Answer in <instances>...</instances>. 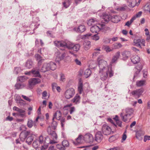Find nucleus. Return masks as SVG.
<instances>
[{
	"label": "nucleus",
	"instance_id": "nucleus-21",
	"mask_svg": "<svg viewBox=\"0 0 150 150\" xmlns=\"http://www.w3.org/2000/svg\"><path fill=\"white\" fill-rule=\"evenodd\" d=\"M53 116L52 120H54L55 118L58 120H60L61 117V113L60 111L59 110L57 111L54 114Z\"/></svg>",
	"mask_w": 150,
	"mask_h": 150
},
{
	"label": "nucleus",
	"instance_id": "nucleus-19",
	"mask_svg": "<svg viewBox=\"0 0 150 150\" xmlns=\"http://www.w3.org/2000/svg\"><path fill=\"white\" fill-rule=\"evenodd\" d=\"M111 16L108 15H104L102 17V21L103 23H108V22L111 20Z\"/></svg>",
	"mask_w": 150,
	"mask_h": 150
},
{
	"label": "nucleus",
	"instance_id": "nucleus-52",
	"mask_svg": "<svg viewBox=\"0 0 150 150\" xmlns=\"http://www.w3.org/2000/svg\"><path fill=\"white\" fill-rule=\"evenodd\" d=\"M110 39L108 38H105L103 40V42L105 43H108L110 42Z\"/></svg>",
	"mask_w": 150,
	"mask_h": 150
},
{
	"label": "nucleus",
	"instance_id": "nucleus-37",
	"mask_svg": "<svg viewBox=\"0 0 150 150\" xmlns=\"http://www.w3.org/2000/svg\"><path fill=\"white\" fill-rule=\"evenodd\" d=\"M128 2L129 3V6L133 7L136 4V0H128Z\"/></svg>",
	"mask_w": 150,
	"mask_h": 150
},
{
	"label": "nucleus",
	"instance_id": "nucleus-24",
	"mask_svg": "<svg viewBox=\"0 0 150 150\" xmlns=\"http://www.w3.org/2000/svg\"><path fill=\"white\" fill-rule=\"evenodd\" d=\"M131 60L134 64H136L139 62L140 58L137 55H135L131 58Z\"/></svg>",
	"mask_w": 150,
	"mask_h": 150
},
{
	"label": "nucleus",
	"instance_id": "nucleus-57",
	"mask_svg": "<svg viewBox=\"0 0 150 150\" xmlns=\"http://www.w3.org/2000/svg\"><path fill=\"white\" fill-rule=\"evenodd\" d=\"M104 48L107 52H110L111 51L109 47L108 46H105Z\"/></svg>",
	"mask_w": 150,
	"mask_h": 150
},
{
	"label": "nucleus",
	"instance_id": "nucleus-59",
	"mask_svg": "<svg viewBox=\"0 0 150 150\" xmlns=\"http://www.w3.org/2000/svg\"><path fill=\"white\" fill-rule=\"evenodd\" d=\"M74 61L77 64L79 65H81V62L77 59H75L74 60Z\"/></svg>",
	"mask_w": 150,
	"mask_h": 150
},
{
	"label": "nucleus",
	"instance_id": "nucleus-46",
	"mask_svg": "<svg viewBox=\"0 0 150 150\" xmlns=\"http://www.w3.org/2000/svg\"><path fill=\"white\" fill-rule=\"evenodd\" d=\"M92 39L95 40H98L99 39V37L98 34H96L93 35L92 37Z\"/></svg>",
	"mask_w": 150,
	"mask_h": 150
},
{
	"label": "nucleus",
	"instance_id": "nucleus-17",
	"mask_svg": "<svg viewBox=\"0 0 150 150\" xmlns=\"http://www.w3.org/2000/svg\"><path fill=\"white\" fill-rule=\"evenodd\" d=\"M27 125L30 128H31L33 126L35 128L37 127L35 121H33L32 120L30 119H28V120Z\"/></svg>",
	"mask_w": 150,
	"mask_h": 150
},
{
	"label": "nucleus",
	"instance_id": "nucleus-32",
	"mask_svg": "<svg viewBox=\"0 0 150 150\" xmlns=\"http://www.w3.org/2000/svg\"><path fill=\"white\" fill-rule=\"evenodd\" d=\"M91 71L89 69H87L85 70L84 72V75L86 78L88 77L91 74Z\"/></svg>",
	"mask_w": 150,
	"mask_h": 150
},
{
	"label": "nucleus",
	"instance_id": "nucleus-30",
	"mask_svg": "<svg viewBox=\"0 0 150 150\" xmlns=\"http://www.w3.org/2000/svg\"><path fill=\"white\" fill-rule=\"evenodd\" d=\"M33 61L31 60H28L26 62L25 66L28 69L31 68L33 65Z\"/></svg>",
	"mask_w": 150,
	"mask_h": 150
},
{
	"label": "nucleus",
	"instance_id": "nucleus-20",
	"mask_svg": "<svg viewBox=\"0 0 150 150\" xmlns=\"http://www.w3.org/2000/svg\"><path fill=\"white\" fill-rule=\"evenodd\" d=\"M83 45L84 49L86 50H88L91 47V42L88 41H86L84 42Z\"/></svg>",
	"mask_w": 150,
	"mask_h": 150
},
{
	"label": "nucleus",
	"instance_id": "nucleus-3",
	"mask_svg": "<svg viewBox=\"0 0 150 150\" xmlns=\"http://www.w3.org/2000/svg\"><path fill=\"white\" fill-rule=\"evenodd\" d=\"M34 135L32 132L27 131L21 133L20 135V138L22 141H24L26 138V142L28 144H30L33 140Z\"/></svg>",
	"mask_w": 150,
	"mask_h": 150
},
{
	"label": "nucleus",
	"instance_id": "nucleus-31",
	"mask_svg": "<svg viewBox=\"0 0 150 150\" xmlns=\"http://www.w3.org/2000/svg\"><path fill=\"white\" fill-rule=\"evenodd\" d=\"M16 96L15 100L17 103H20L21 105L23 104L22 102H24V100L21 98V97L18 95H16Z\"/></svg>",
	"mask_w": 150,
	"mask_h": 150
},
{
	"label": "nucleus",
	"instance_id": "nucleus-48",
	"mask_svg": "<svg viewBox=\"0 0 150 150\" xmlns=\"http://www.w3.org/2000/svg\"><path fill=\"white\" fill-rule=\"evenodd\" d=\"M60 81L63 82L64 81H65V76L63 74H61L60 75Z\"/></svg>",
	"mask_w": 150,
	"mask_h": 150
},
{
	"label": "nucleus",
	"instance_id": "nucleus-36",
	"mask_svg": "<svg viewBox=\"0 0 150 150\" xmlns=\"http://www.w3.org/2000/svg\"><path fill=\"white\" fill-rule=\"evenodd\" d=\"M72 0H66L64 2L63 4L65 8H67L70 5L71 2Z\"/></svg>",
	"mask_w": 150,
	"mask_h": 150
},
{
	"label": "nucleus",
	"instance_id": "nucleus-8",
	"mask_svg": "<svg viewBox=\"0 0 150 150\" xmlns=\"http://www.w3.org/2000/svg\"><path fill=\"white\" fill-rule=\"evenodd\" d=\"M40 80L37 78H33L30 79L28 81L29 87L30 88H32L35 85L40 82Z\"/></svg>",
	"mask_w": 150,
	"mask_h": 150
},
{
	"label": "nucleus",
	"instance_id": "nucleus-27",
	"mask_svg": "<svg viewBox=\"0 0 150 150\" xmlns=\"http://www.w3.org/2000/svg\"><path fill=\"white\" fill-rule=\"evenodd\" d=\"M35 57L36 60L38 61V64L40 65L41 63L44 60V59H42V57L38 54H37L35 55Z\"/></svg>",
	"mask_w": 150,
	"mask_h": 150
},
{
	"label": "nucleus",
	"instance_id": "nucleus-6",
	"mask_svg": "<svg viewBox=\"0 0 150 150\" xmlns=\"http://www.w3.org/2000/svg\"><path fill=\"white\" fill-rule=\"evenodd\" d=\"M98 25H94L91 28L90 30L91 32L93 33H97L100 30L103 29L105 26V25L103 24H99Z\"/></svg>",
	"mask_w": 150,
	"mask_h": 150
},
{
	"label": "nucleus",
	"instance_id": "nucleus-62",
	"mask_svg": "<svg viewBox=\"0 0 150 150\" xmlns=\"http://www.w3.org/2000/svg\"><path fill=\"white\" fill-rule=\"evenodd\" d=\"M147 72L144 70L143 71V75L144 78H146L147 76Z\"/></svg>",
	"mask_w": 150,
	"mask_h": 150
},
{
	"label": "nucleus",
	"instance_id": "nucleus-49",
	"mask_svg": "<svg viewBox=\"0 0 150 150\" xmlns=\"http://www.w3.org/2000/svg\"><path fill=\"white\" fill-rule=\"evenodd\" d=\"M116 139V138L115 136H112L110 137L109 139V141L110 142H112L115 140Z\"/></svg>",
	"mask_w": 150,
	"mask_h": 150
},
{
	"label": "nucleus",
	"instance_id": "nucleus-35",
	"mask_svg": "<svg viewBox=\"0 0 150 150\" xmlns=\"http://www.w3.org/2000/svg\"><path fill=\"white\" fill-rule=\"evenodd\" d=\"M49 63L50 65V69L52 70H55L56 68V64L53 62H51Z\"/></svg>",
	"mask_w": 150,
	"mask_h": 150
},
{
	"label": "nucleus",
	"instance_id": "nucleus-18",
	"mask_svg": "<svg viewBox=\"0 0 150 150\" xmlns=\"http://www.w3.org/2000/svg\"><path fill=\"white\" fill-rule=\"evenodd\" d=\"M99 22V20L96 18H93L90 19L87 22L88 25L91 26L93 24H96Z\"/></svg>",
	"mask_w": 150,
	"mask_h": 150
},
{
	"label": "nucleus",
	"instance_id": "nucleus-13",
	"mask_svg": "<svg viewBox=\"0 0 150 150\" xmlns=\"http://www.w3.org/2000/svg\"><path fill=\"white\" fill-rule=\"evenodd\" d=\"M50 65L49 63H45L41 69L42 72H45L50 70Z\"/></svg>",
	"mask_w": 150,
	"mask_h": 150
},
{
	"label": "nucleus",
	"instance_id": "nucleus-33",
	"mask_svg": "<svg viewBox=\"0 0 150 150\" xmlns=\"http://www.w3.org/2000/svg\"><path fill=\"white\" fill-rule=\"evenodd\" d=\"M80 99V96L79 95L77 94L74 98L72 100V101L75 104H77L79 103Z\"/></svg>",
	"mask_w": 150,
	"mask_h": 150
},
{
	"label": "nucleus",
	"instance_id": "nucleus-1",
	"mask_svg": "<svg viewBox=\"0 0 150 150\" xmlns=\"http://www.w3.org/2000/svg\"><path fill=\"white\" fill-rule=\"evenodd\" d=\"M103 56H99L98 58L97 61L98 62L99 67V73L101 79L104 81L108 77V74L111 77L113 75V73L112 71L111 66H108L107 62L103 59Z\"/></svg>",
	"mask_w": 150,
	"mask_h": 150
},
{
	"label": "nucleus",
	"instance_id": "nucleus-29",
	"mask_svg": "<svg viewBox=\"0 0 150 150\" xmlns=\"http://www.w3.org/2000/svg\"><path fill=\"white\" fill-rule=\"evenodd\" d=\"M86 30L85 26L83 25H81L77 28V31L78 32L82 33L84 32Z\"/></svg>",
	"mask_w": 150,
	"mask_h": 150
},
{
	"label": "nucleus",
	"instance_id": "nucleus-60",
	"mask_svg": "<svg viewBox=\"0 0 150 150\" xmlns=\"http://www.w3.org/2000/svg\"><path fill=\"white\" fill-rule=\"evenodd\" d=\"M57 148L60 150H63L64 149V148L63 146H61V145L60 144H58L57 145Z\"/></svg>",
	"mask_w": 150,
	"mask_h": 150
},
{
	"label": "nucleus",
	"instance_id": "nucleus-22",
	"mask_svg": "<svg viewBox=\"0 0 150 150\" xmlns=\"http://www.w3.org/2000/svg\"><path fill=\"white\" fill-rule=\"evenodd\" d=\"M48 137H46L44 138L42 135H41L39 136L38 139L40 143L41 144H44V143L47 142L46 141L47 139H49Z\"/></svg>",
	"mask_w": 150,
	"mask_h": 150
},
{
	"label": "nucleus",
	"instance_id": "nucleus-43",
	"mask_svg": "<svg viewBox=\"0 0 150 150\" xmlns=\"http://www.w3.org/2000/svg\"><path fill=\"white\" fill-rule=\"evenodd\" d=\"M69 145V142L66 140H64L62 142V145L64 148L65 147L68 146Z\"/></svg>",
	"mask_w": 150,
	"mask_h": 150
},
{
	"label": "nucleus",
	"instance_id": "nucleus-23",
	"mask_svg": "<svg viewBox=\"0 0 150 150\" xmlns=\"http://www.w3.org/2000/svg\"><path fill=\"white\" fill-rule=\"evenodd\" d=\"M122 55L124 60L127 59L130 56V53L129 51H125L122 52Z\"/></svg>",
	"mask_w": 150,
	"mask_h": 150
},
{
	"label": "nucleus",
	"instance_id": "nucleus-9",
	"mask_svg": "<svg viewBox=\"0 0 150 150\" xmlns=\"http://www.w3.org/2000/svg\"><path fill=\"white\" fill-rule=\"evenodd\" d=\"M144 91V89L142 88L133 91L131 92V94L135 97L138 98L142 95Z\"/></svg>",
	"mask_w": 150,
	"mask_h": 150
},
{
	"label": "nucleus",
	"instance_id": "nucleus-7",
	"mask_svg": "<svg viewBox=\"0 0 150 150\" xmlns=\"http://www.w3.org/2000/svg\"><path fill=\"white\" fill-rule=\"evenodd\" d=\"M102 130L103 134L105 135H109L111 132L110 127L105 124L103 125L102 126Z\"/></svg>",
	"mask_w": 150,
	"mask_h": 150
},
{
	"label": "nucleus",
	"instance_id": "nucleus-28",
	"mask_svg": "<svg viewBox=\"0 0 150 150\" xmlns=\"http://www.w3.org/2000/svg\"><path fill=\"white\" fill-rule=\"evenodd\" d=\"M49 144L48 142L44 143V144H42L43 145L41 146V147H38L37 150H45L47 149L48 147V144Z\"/></svg>",
	"mask_w": 150,
	"mask_h": 150
},
{
	"label": "nucleus",
	"instance_id": "nucleus-63",
	"mask_svg": "<svg viewBox=\"0 0 150 150\" xmlns=\"http://www.w3.org/2000/svg\"><path fill=\"white\" fill-rule=\"evenodd\" d=\"M75 109L74 107H72L70 108V114H72V113L75 111Z\"/></svg>",
	"mask_w": 150,
	"mask_h": 150
},
{
	"label": "nucleus",
	"instance_id": "nucleus-50",
	"mask_svg": "<svg viewBox=\"0 0 150 150\" xmlns=\"http://www.w3.org/2000/svg\"><path fill=\"white\" fill-rule=\"evenodd\" d=\"M127 138V135L126 134V132H125L123 134L122 136V140L121 142H122L124 141H125L126 140V139Z\"/></svg>",
	"mask_w": 150,
	"mask_h": 150
},
{
	"label": "nucleus",
	"instance_id": "nucleus-45",
	"mask_svg": "<svg viewBox=\"0 0 150 150\" xmlns=\"http://www.w3.org/2000/svg\"><path fill=\"white\" fill-rule=\"evenodd\" d=\"M122 45L120 43H116L114 44V48L115 49H118L122 47Z\"/></svg>",
	"mask_w": 150,
	"mask_h": 150
},
{
	"label": "nucleus",
	"instance_id": "nucleus-44",
	"mask_svg": "<svg viewBox=\"0 0 150 150\" xmlns=\"http://www.w3.org/2000/svg\"><path fill=\"white\" fill-rule=\"evenodd\" d=\"M21 71V69L19 67H16L15 68L14 73L16 74H18Z\"/></svg>",
	"mask_w": 150,
	"mask_h": 150
},
{
	"label": "nucleus",
	"instance_id": "nucleus-40",
	"mask_svg": "<svg viewBox=\"0 0 150 150\" xmlns=\"http://www.w3.org/2000/svg\"><path fill=\"white\" fill-rule=\"evenodd\" d=\"M140 41V39H135L134 41V45L141 48V46L139 44V41Z\"/></svg>",
	"mask_w": 150,
	"mask_h": 150
},
{
	"label": "nucleus",
	"instance_id": "nucleus-41",
	"mask_svg": "<svg viewBox=\"0 0 150 150\" xmlns=\"http://www.w3.org/2000/svg\"><path fill=\"white\" fill-rule=\"evenodd\" d=\"M78 90L80 94L83 91V84L81 83H79L78 87Z\"/></svg>",
	"mask_w": 150,
	"mask_h": 150
},
{
	"label": "nucleus",
	"instance_id": "nucleus-51",
	"mask_svg": "<svg viewBox=\"0 0 150 150\" xmlns=\"http://www.w3.org/2000/svg\"><path fill=\"white\" fill-rule=\"evenodd\" d=\"M22 97L25 100L28 101L29 102H30L31 101V99L29 98L28 97H27L23 95H22Z\"/></svg>",
	"mask_w": 150,
	"mask_h": 150
},
{
	"label": "nucleus",
	"instance_id": "nucleus-5",
	"mask_svg": "<svg viewBox=\"0 0 150 150\" xmlns=\"http://www.w3.org/2000/svg\"><path fill=\"white\" fill-rule=\"evenodd\" d=\"M74 94V89L73 88H70L65 91L64 96L66 98L69 99L72 97Z\"/></svg>",
	"mask_w": 150,
	"mask_h": 150
},
{
	"label": "nucleus",
	"instance_id": "nucleus-55",
	"mask_svg": "<svg viewBox=\"0 0 150 150\" xmlns=\"http://www.w3.org/2000/svg\"><path fill=\"white\" fill-rule=\"evenodd\" d=\"M27 129V128L24 125H21L20 127V129L21 130L24 131Z\"/></svg>",
	"mask_w": 150,
	"mask_h": 150
},
{
	"label": "nucleus",
	"instance_id": "nucleus-10",
	"mask_svg": "<svg viewBox=\"0 0 150 150\" xmlns=\"http://www.w3.org/2000/svg\"><path fill=\"white\" fill-rule=\"evenodd\" d=\"M84 138L86 141L87 143H91L93 141V135L89 134H86Z\"/></svg>",
	"mask_w": 150,
	"mask_h": 150
},
{
	"label": "nucleus",
	"instance_id": "nucleus-64",
	"mask_svg": "<svg viewBox=\"0 0 150 150\" xmlns=\"http://www.w3.org/2000/svg\"><path fill=\"white\" fill-rule=\"evenodd\" d=\"M18 112V113H21L25 112V111L24 110L20 108H19Z\"/></svg>",
	"mask_w": 150,
	"mask_h": 150
},
{
	"label": "nucleus",
	"instance_id": "nucleus-61",
	"mask_svg": "<svg viewBox=\"0 0 150 150\" xmlns=\"http://www.w3.org/2000/svg\"><path fill=\"white\" fill-rule=\"evenodd\" d=\"M116 122V124L118 125V126L122 127V122L121 121L119 120H117V121Z\"/></svg>",
	"mask_w": 150,
	"mask_h": 150
},
{
	"label": "nucleus",
	"instance_id": "nucleus-39",
	"mask_svg": "<svg viewBox=\"0 0 150 150\" xmlns=\"http://www.w3.org/2000/svg\"><path fill=\"white\" fill-rule=\"evenodd\" d=\"M24 86V84L21 83H17L15 85L16 88L18 89L23 88Z\"/></svg>",
	"mask_w": 150,
	"mask_h": 150
},
{
	"label": "nucleus",
	"instance_id": "nucleus-56",
	"mask_svg": "<svg viewBox=\"0 0 150 150\" xmlns=\"http://www.w3.org/2000/svg\"><path fill=\"white\" fill-rule=\"evenodd\" d=\"M150 140V136H145L144 137V142H146L147 140Z\"/></svg>",
	"mask_w": 150,
	"mask_h": 150
},
{
	"label": "nucleus",
	"instance_id": "nucleus-4",
	"mask_svg": "<svg viewBox=\"0 0 150 150\" xmlns=\"http://www.w3.org/2000/svg\"><path fill=\"white\" fill-rule=\"evenodd\" d=\"M125 112L124 115V112H123L120 113V115L123 120L125 122H126L128 119L133 115L134 110L132 108H127L125 109Z\"/></svg>",
	"mask_w": 150,
	"mask_h": 150
},
{
	"label": "nucleus",
	"instance_id": "nucleus-16",
	"mask_svg": "<svg viewBox=\"0 0 150 150\" xmlns=\"http://www.w3.org/2000/svg\"><path fill=\"white\" fill-rule=\"evenodd\" d=\"M48 132L49 134L51 135V138L53 139H57V135L55 131H52L50 127L48 128Z\"/></svg>",
	"mask_w": 150,
	"mask_h": 150
},
{
	"label": "nucleus",
	"instance_id": "nucleus-58",
	"mask_svg": "<svg viewBox=\"0 0 150 150\" xmlns=\"http://www.w3.org/2000/svg\"><path fill=\"white\" fill-rule=\"evenodd\" d=\"M52 89L53 90H54L55 88H56L57 87V84L55 83H53L52 84Z\"/></svg>",
	"mask_w": 150,
	"mask_h": 150
},
{
	"label": "nucleus",
	"instance_id": "nucleus-15",
	"mask_svg": "<svg viewBox=\"0 0 150 150\" xmlns=\"http://www.w3.org/2000/svg\"><path fill=\"white\" fill-rule=\"evenodd\" d=\"M120 52L118 51L117 52L112 58L111 63H113L117 62V60L120 57Z\"/></svg>",
	"mask_w": 150,
	"mask_h": 150
},
{
	"label": "nucleus",
	"instance_id": "nucleus-12",
	"mask_svg": "<svg viewBox=\"0 0 150 150\" xmlns=\"http://www.w3.org/2000/svg\"><path fill=\"white\" fill-rule=\"evenodd\" d=\"M84 138L82 135H79L76 140V141L73 142V143L75 145L78 144H79L82 143L84 142Z\"/></svg>",
	"mask_w": 150,
	"mask_h": 150
},
{
	"label": "nucleus",
	"instance_id": "nucleus-47",
	"mask_svg": "<svg viewBox=\"0 0 150 150\" xmlns=\"http://www.w3.org/2000/svg\"><path fill=\"white\" fill-rule=\"evenodd\" d=\"M53 120V122L51 125L52 127L54 129H55L57 125V123L56 122L54 121Z\"/></svg>",
	"mask_w": 150,
	"mask_h": 150
},
{
	"label": "nucleus",
	"instance_id": "nucleus-14",
	"mask_svg": "<svg viewBox=\"0 0 150 150\" xmlns=\"http://www.w3.org/2000/svg\"><path fill=\"white\" fill-rule=\"evenodd\" d=\"M55 55L56 56L59 58L60 60L63 59L66 56L65 53L61 52L59 50H57L56 52Z\"/></svg>",
	"mask_w": 150,
	"mask_h": 150
},
{
	"label": "nucleus",
	"instance_id": "nucleus-38",
	"mask_svg": "<svg viewBox=\"0 0 150 150\" xmlns=\"http://www.w3.org/2000/svg\"><path fill=\"white\" fill-rule=\"evenodd\" d=\"M145 83L144 80H140L137 81L136 82V85L137 86H141L144 85Z\"/></svg>",
	"mask_w": 150,
	"mask_h": 150
},
{
	"label": "nucleus",
	"instance_id": "nucleus-54",
	"mask_svg": "<svg viewBox=\"0 0 150 150\" xmlns=\"http://www.w3.org/2000/svg\"><path fill=\"white\" fill-rule=\"evenodd\" d=\"M60 120H61V126L62 127H64V123L65 121V119L64 118H62V119H61Z\"/></svg>",
	"mask_w": 150,
	"mask_h": 150
},
{
	"label": "nucleus",
	"instance_id": "nucleus-34",
	"mask_svg": "<svg viewBox=\"0 0 150 150\" xmlns=\"http://www.w3.org/2000/svg\"><path fill=\"white\" fill-rule=\"evenodd\" d=\"M40 144L38 139L35 140L33 143V146L35 148H38Z\"/></svg>",
	"mask_w": 150,
	"mask_h": 150
},
{
	"label": "nucleus",
	"instance_id": "nucleus-2",
	"mask_svg": "<svg viewBox=\"0 0 150 150\" xmlns=\"http://www.w3.org/2000/svg\"><path fill=\"white\" fill-rule=\"evenodd\" d=\"M54 43L55 46L58 47H66L76 52L79 51L81 47L79 44H77L75 45L70 42H65L63 41H56L54 42Z\"/></svg>",
	"mask_w": 150,
	"mask_h": 150
},
{
	"label": "nucleus",
	"instance_id": "nucleus-42",
	"mask_svg": "<svg viewBox=\"0 0 150 150\" xmlns=\"http://www.w3.org/2000/svg\"><path fill=\"white\" fill-rule=\"evenodd\" d=\"M18 80L21 82L24 81L26 79V77L25 76H21L18 78Z\"/></svg>",
	"mask_w": 150,
	"mask_h": 150
},
{
	"label": "nucleus",
	"instance_id": "nucleus-25",
	"mask_svg": "<svg viewBox=\"0 0 150 150\" xmlns=\"http://www.w3.org/2000/svg\"><path fill=\"white\" fill-rule=\"evenodd\" d=\"M120 17L117 16H111V21L113 23H117L120 21Z\"/></svg>",
	"mask_w": 150,
	"mask_h": 150
},
{
	"label": "nucleus",
	"instance_id": "nucleus-11",
	"mask_svg": "<svg viewBox=\"0 0 150 150\" xmlns=\"http://www.w3.org/2000/svg\"><path fill=\"white\" fill-rule=\"evenodd\" d=\"M103 138V136L100 132H98L96 134L95 136V140L98 142H101Z\"/></svg>",
	"mask_w": 150,
	"mask_h": 150
},
{
	"label": "nucleus",
	"instance_id": "nucleus-26",
	"mask_svg": "<svg viewBox=\"0 0 150 150\" xmlns=\"http://www.w3.org/2000/svg\"><path fill=\"white\" fill-rule=\"evenodd\" d=\"M32 76L35 77H40V75L38 70L34 68L32 70Z\"/></svg>",
	"mask_w": 150,
	"mask_h": 150
},
{
	"label": "nucleus",
	"instance_id": "nucleus-53",
	"mask_svg": "<svg viewBox=\"0 0 150 150\" xmlns=\"http://www.w3.org/2000/svg\"><path fill=\"white\" fill-rule=\"evenodd\" d=\"M72 105L71 104H70L69 105H67L65 106L63 108V110L64 111L68 110V109L69 108V107Z\"/></svg>",
	"mask_w": 150,
	"mask_h": 150
}]
</instances>
